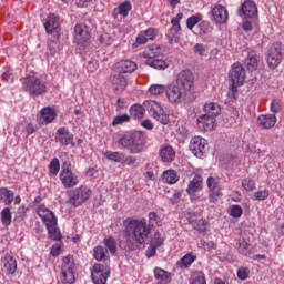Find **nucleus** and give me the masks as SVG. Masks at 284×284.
<instances>
[{"mask_svg":"<svg viewBox=\"0 0 284 284\" xmlns=\"http://www.w3.org/2000/svg\"><path fill=\"white\" fill-rule=\"evenodd\" d=\"M125 241H120L121 250H145V245L151 243L155 247H161L163 239L161 233L155 232L154 236L150 239L152 234V226L148 224V220L132 219L124 222Z\"/></svg>","mask_w":284,"mask_h":284,"instance_id":"nucleus-1","label":"nucleus"},{"mask_svg":"<svg viewBox=\"0 0 284 284\" xmlns=\"http://www.w3.org/2000/svg\"><path fill=\"white\" fill-rule=\"evenodd\" d=\"M148 138L142 131L126 132L116 141L120 150H128L131 154H141L145 150Z\"/></svg>","mask_w":284,"mask_h":284,"instance_id":"nucleus-2","label":"nucleus"},{"mask_svg":"<svg viewBox=\"0 0 284 284\" xmlns=\"http://www.w3.org/2000/svg\"><path fill=\"white\" fill-rule=\"evenodd\" d=\"M162 55L163 49L156 44L146 47L142 53L145 64L154 70H166V68H170V64L165 60L159 58Z\"/></svg>","mask_w":284,"mask_h":284,"instance_id":"nucleus-3","label":"nucleus"},{"mask_svg":"<svg viewBox=\"0 0 284 284\" xmlns=\"http://www.w3.org/2000/svg\"><path fill=\"white\" fill-rule=\"evenodd\" d=\"M37 214L45 224L50 239L53 241H61V232L57 229V215H54V213L43 204L37 207Z\"/></svg>","mask_w":284,"mask_h":284,"instance_id":"nucleus-4","label":"nucleus"},{"mask_svg":"<svg viewBox=\"0 0 284 284\" xmlns=\"http://www.w3.org/2000/svg\"><path fill=\"white\" fill-rule=\"evenodd\" d=\"M22 88L24 92H28L31 97H41L48 92L45 82L36 75H28L22 79Z\"/></svg>","mask_w":284,"mask_h":284,"instance_id":"nucleus-5","label":"nucleus"},{"mask_svg":"<svg viewBox=\"0 0 284 284\" xmlns=\"http://www.w3.org/2000/svg\"><path fill=\"white\" fill-rule=\"evenodd\" d=\"M59 179L65 190H72V187L79 185V175L72 172V163L70 161L63 162Z\"/></svg>","mask_w":284,"mask_h":284,"instance_id":"nucleus-6","label":"nucleus"},{"mask_svg":"<svg viewBox=\"0 0 284 284\" xmlns=\"http://www.w3.org/2000/svg\"><path fill=\"white\" fill-rule=\"evenodd\" d=\"M68 196L70 205H72L73 207H79V205H83V203H85V201H88L90 196H92V190H90V187L88 186L82 185L69 191Z\"/></svg>","mask_w":284,"mask_h":284,"instance_id":"nucleus-7","label":"nucleus"},{"mask_svg":"<svg viewBox=\"0 0 284 284\" xmlns=\"http://www.w3.org/2000/svg\"><path fill=\"white\" fill-rule=\"evenodd\" d=\"M61 282L64 284H72L75 281L74 277V257L72 255L64 256L62 258L61 266Z\"/></svg>","mask_w":284,"mask_h":284,"instance_id":"nucleus-8","label":"nucleus"},{"mask_svg":"<svg viewBox=\"0 0 284 284\" xmlns=\"http://www.w3.org/2000/svg\"><path fill=\"white\" fill-rule=\"evenodd\" d=\"M146 110L155 119V121H159L162 123V125H168L170 123V115L165 114V111H163V106L159 104L156 101H146L144 103Z\"/></svg>","mask_w":284,"mask_h":284,"instance_id":"nucleus-9","label":"nucleus"},{"mask_svg":"<svg viewBox=\"0 0 284 284\" xmlns=\"http://www.w3.org/2000/svg\"><path fill=\"white\" fill-rule=\"evenodd\" d=\"M283 61V44L281 42H275L271 45L268 50L267 63L271 70H276L281 62Z\"/></svg>","mask_w":284,"mask_h":284,"instance_id":"nucleus-10","label":"nucleus"},{"mask_svg":"<svg viewBox=\"0 0 284 284\" xmlns=\"http://www.w3.org/2000/svg\"><path fill=\"white\" fill-rule=\"evenodd\" d=\"M175 83L179 88L190 94L194 88V73L190 70L180 71L176 75Z\"/></svg>","mask_w":284,"mask_h":284,"instance_id":"nucleus-11","label":"nucleus"},{"mask_svg":"<svg viewBox=\"0 0 284 284\" xmlns=\"http://www.w3.org/2000/svg\"><path fill=\"white\" fill-rule=\"evenodd\" d=\"M110 277V267L103 264H94L91 270V278L94 284H105Z\"/></svg>","mask_w":284,"mask_h":284,"instance_id":"nucleus-12","label":"nucleus"},{"mask_svg":"<svg viewBox=\"0 0 284 284\" xmlns=\"http://www.w3.org/2000/svg\"><path fill=\"white\" fill-rule=\"evenodd\" d=\"M181 19H183V13H178L176 17L171 20L172 27L166 33V38L171 44L179 43V39H181Z\"/></svg>","mask_w":284,"mask_h":284,"instance_id":"nucleus-13","label":"nucleus"},{"mask_svg":"<svg viewBox=\"0 0 284 284\" xmlns=\"http://www.w3.org/2000/svg\"><path fill=\"white\" fill-rule=\"evenodd\" d=\"M187 92L184 89H181L178 84L170 85L166 89V99L171 103H183L187 99Z\"/></svg>","mask_w":284,"mask_h":284,"instance_id":"nucleus-14","label":"nucleus"},{"mask_svg":"<svg viewBox=\"0 0 284 284\" xmlns=\"http://www.w3.org/2000/svg\"><path fill=\"white\" fill-rule=\"evenodd\" d=\"M74 41L78 45H88V41H90V29L85 23L75 24Z\"/></svg>","mask_w":284,"mask_h":284,"instance_id":"nucleus-15","label":"nucleus"},{"mask_svg":"<svg viewBox=\"0 0 284 284\" xmlns=\"http://www.w3.org/2000/svg\"><path fill=\"white\" fill-rule=\"evenodd\" d=\"M229 79L233 85H243L245 83V69L241 63L236 62L229 72Z\"/></svg>","mask_w":284,"mask_h":284,"instance_id":"nucleus-16","label":"nucleus"},{"mask_svg":"<svg viewBox=\"0 0 284 284\" xmlns=\"http://www.w3.org/2000/svg\"><path fill=\"white\" fill-rule=\"evenodd\" d=\"M55 143H60V145H71V148H75L77 145V143H74V135L70 133V130L65 126L57 130Z\"/></svg>","mask_w":284,"mask_h":284,"instance_id":"nucleus-17","label":"nucleus"},{"mask_svg":"<svg viewBox=\"0 0 284 284\" xmlns=\"http://www.w3.org/2000/svg\"><path fill=\"white\" fill-rule=\"evenodd\" d=\"M239 16L256 19V17H258V7H256V3L252 0H245L239 9Z\"/></svg>","mask_w":284,"mask_h":284,"instance_id":"nucleus-18","label":"nucleus"},{"mask_svg":"<svg viewBox=\"0 0 284 284\" xmlns=\"http://www.w3.org/2000/svg\"><path fill=\"white\" fill-rule=\"evenodd\" d=\"M207 148V141L201 136H194L190 142V150L193 152L194 156L201 159L205 154V149Z\"/></svg>","mask_w":284,"mask_h":284,"instance_id":"nucleus-19","label":"nucleus"},{"mask_svg":"<svg viewBox=\"0 0 284 284\" xmlns=\"http://www.w3.org/2000/svg\"><path fill=\"white\" fill-rule=\"evenodd\" d=\"M44 30L47 34H59L61 24L59 22V16L50 13L43 21Z\"/></svg>","mask_w":284,"mask_h":284,"instance_id":"nucleus-20","label":"nucleus"},{"mask_svg":"<svg viewBox=\"0 0 284 284\" xmlns=\"http://www.w3.org/2000/svg\"><path fill=\"white\" fill-rule=\"evenodd\" d=\"M207 187L210 190L209 201L210 203H216L221 196H223V193L221 192V184L216 179L209 178L207 179Z\"/></svg>","mask_w":284,"mask_h":284,"instance_id":"nucleus-21","label":"nucleus"},{"mask_svg":"<svg viewBox=\"0 0 284 284\" xmlns=\"http://www.w3.org/2000/svg\"><path fill=\"white\" fill-rule=\"evenodd\" d=\"M136 62L132 60H121L114 65V70L119 74H132V72H136Z\"/></svg>","mask_w":284,"mask_h":284,"instance_id":"nucleus-22","label":"nucleus"},{"mask_svg":"<svg viewBox=\"0 0 284 284\" xmlns=\"http://www.w3.org/2000/svg\"><path fill=\"white\" fill-rule=\"evenodd\" d=\"M54 119H57V111L50 106H45L40 111V114L38 115V123H40V125H48L52 123Z\"/></svg>","mask_w":284,"mask_h":284,"instance_id":"nucleus-23","label":"nucleus"},{"mask_svg":"<svg viewBox=\"0 0 284 284\" xmlns=\"http://www.w3.org/2000/svg\"><path fill=\"white\" fill-rule=\"evenodd\" d=\"M130 12H132V2L125 0L124 2H121L118 8L113 9L112 17L113 19H119V17L128 19V14H130Z\"/></svg>","mask_w":284,"mask_h":284,"instance_id":"nucleus-24","label":"nucleus"},{"mask_svg":"<svg viewBox=\"0 0 284 284\" xmlns=\"http://www.w3.org/2000/svg\"><path fill=\"white\" fill-rule=\"evenodd\" d=\"M196 123L200 130H203L204 132H211V130H214L216 118L202 114L196 119Z\"/></svg>","mask_w":284,"mask_h":284,"instance_id":"nucleus-25","label":"nucleus"},{"mask_svg":"<svg viewBox=\"0 0 284 284\" xmlns=\"http://www.w3.org/2000/svg\"><path fill=\"white\" fill-rule=\"evenodd\" d=\"M276 125V115L275 114H261L257 118V126L261 130H272Z\"/></svg>","mask_w":284,"mask_h":284,"instance_id":"nucleus-26","label":"nucleus"},{"mask_svg":"<svg viewBox=\"0 0 284 284\" xmlns=\"http://www.w3.org/2000/svg\"><path fill=\"white\" fill-rule=\"evenodd\" d=\"M212 17L216 23H227L229 14L227 9L222 4H216L212 9Z\"/></svg>","mask_w":284,"mask_h":284,"instance_id":"nucleus-27","label":"nucleus"},{"mask_svg":"<svg viewBox=\"0 0 284 284\" xmlns=\"http://www.w3.org/2000/svg\"><path fill=\"white\" fill-rule=\"evenodd\" d=\"M202 190H203V176L196 174L192 179V181L189 182L186 193L189 196H194L196 192H201Z\"/></svg>","mask_w":284,"mask_h":284,"instance_id":"nucleus-28","label":"nucleus"},{"mask_svg":"<svg viewBox=\"0 0 284 284\" xmlns=\"http://www.w3.org/2000/svg\"><path fill=\"white\" fill-rule=\"evenodd\" d=\"M111 84L114 92H123L128 88V79L123 77V73H118L111 77Z\"/></svg>","mask_w":284,"mask_h":284,"instance_id":"nucleus-29","label":"nucleus"},{"mask_svg":"<svg viewBox=\"0 0 284 284\" xmlns=\"http://www.w3.org/2000/svg\"><path fill=\"white\" fill-rule=\"evenodd\" d=\"M159 156L163 163H172L176 159V151L171 145H164L160 149Z\"/></svg>","mask_w":284,"mask_h":284,"instance_id":"nucleus-30","label":"nucleus"},{"mask_svg":"<svg viewBox=\"0 0 284 284\" xmlns=\"http://www.w3.org/2000/svg\"><path fill=\"white\" fill-rule=\"evenodd\" d=\"M2 263L7 274H14L17 272V260L12 255L7 253L2 258Z\"/></svg>","mask_w":284,"mask_h":284,"instance_id":"nucleus-31","label":"nucleus"},{"mask_svg":"<svg viewBox=\"0 0 284 284\" xmlns=\"http://www.w3.org/2000/svg\"><path fill=\"white\" fill-rule=\"evenodd\" d=\"M203 112H204V115L216 119V116L221 114V105L214 102L205 103L203 106Z\"/></svg>","mask_w":284,"mask_h":284,"instance_id":"nucleus-32","label":"nucleus"},{"mask_svg":"<svg viewBox=\"0 0 284 284\" xmlns=\"http://www.w3.org/2000/svg\"><path fill=\"white\" fill-rule=\"evenodd\" d=\"M235 247L242 256H250V254H252V244L247 243L245 240H239Z\"/></svg>","mask_w":284,"mask_h":284,"instance_id":"nucleus-33","label":"nucleus"},{"mask_svg":"<svg viewBox=\"0 0 284 284\" xmlns=\"http://www.w3.org/2000/svg\"><path fill=\"white\" fill-rule=\"evenodd\" d=\"M0 201L4 203V205H12V201H14V192L8 190V187L0 189Z\"/></svg>","mask_w":284,"mask_h":284,"instance_id":"nucleus-34","label":"nucleus"},{"mask_svg":"<svg viewBox=\"0 0 284 284\" xmlns=\"http://www.w3.org/2000/svg\"><path fill=\"white\" fill-rule=\"evenodd\" d=\"M196 261V256L192 253H187L184 255L180 261H178L176 265L180 267V270H187Z\"/></svg>","mask_w":284,"mask_h":284,"instance_id":"nucleus-35","label":"nucleus"},{"mask_svg":"<svg viewBox=\"0 0 284 284\" xmlns=\"http://www.w3.org/2000/svg\"><path fill=\"white\" fill-rule=\"evenodd\" d=\"M162 179L169 185H174V183L179 182V174L174 170H168L163 172Z\"/></svg>","mask_w":284,"mask_h":284,"instance_id":"nucleus-36","label":"nucleus"},{"mask_svg":"<svg viewBox=\"0 0 284 284\" xmlns=\"http://www.w3.org/2000/svg\"><path fill=\"white\" fill-rule=\"evenodd\" d=\"M9 206L4 207L0 213L1 223L4 227L12 225V212Z\"/></svg>","mask_w":284,"mask_h":284,"instance_id":"nucleus-37","label":"nucleus"},{"mask_svg":"<svg viewBox=\"0 0 284 284\" xmlns=\"http://www.w3.org/2000/svg\"><path fill=\"white\" fill-rule=\"evenodd\" d=\"M93 257L95 261H108V250L103 246H95L93 248Z\"/></svg>","mask_w":284,"mask_h":284,"instance_id":"nucleus-38","label":"nucleus"},{"mask_svg":"<svg viewBox=\"0 0 284 284\" xmlns=\"http://www.w3.org/2000/svg\"><path fill=\"white\" fill-rule=\"evenodd\" d=\"M104 156L109 160V161H114V163H123V156L124 154L122 152L119 151H106L104 153Z\"/></svg>","mask_w":284,"mask_h":284,"instance_id":"nucleus-39","label":"nucleus"},{"mask_svg":"<svg viewBox=\"0 0 284 284\" xmlns=\"http://www.w3.org/2000/svg\"><path fill=\"white\" fill-rule=\"evenodd\" d=\"M130 114L135 119H141L145 114V108L141 104H133L130 109Z\"/></svg>","mask_w":284,"mask_h":284,"instance_id":"nucleus-40","label":"nucleus"},{"mask_svg":"<svg viewBox=\"0 0 284 284\" xmlns=\"http://www.w3.org/2000/svg\"><path fill=\"white\" fill-rule=\"evenodd\" d=\"M245 65L250 72H254L258 68V59L254 54H248L247 59L245 60Z\"/></svg>","mask_w":284,"mask_h":284,"instance_id":"nucleus-41","label":"nucleus"},{"mask_svg":"<svg viewBox=\"0 0 284 284\" xmlns=\"http://www.w3.org/2000/svg\"><path fill=\"white\" fill-rule=\"evenodd\" d=\"M190 284H207V281L205 280V273H203V271H196L193 274Z\"/></svg>","mask_w":284,"mask_h":284,"instance_id":"nucleus-42","label":"nucleus"},{"mask_svg":"<svg viewBox=\"0 0 284 284\" xmlns=\"http://www.w3.org/2000/svg\"><path fill=\"white\" fill-rule=\"evenodd\" d=\"M59 170H61V163L59 162V159L53 158L49 164L50 174L57 176V174H59Z\"/></svg>","mask_w":284,"mask_h":284,"instance_id":"nucleus-43","label":"nucleus"},{"mask_svg":"<svg viewBox=\"0 0 284 284\" xmlns=\"http://www.w3.org/2000/svg\"><path fill=\"white\" fill-rule=\"evenodd\" d=\"M194 230H196L200 234H203L204 232H207V221L201 219L196 220L194 224L192 225Z\"/></svg>","mask_w":284,"mask_h":284,"instance_id":"nucleus-44","label":"nucleus"},{"mask_svg":"<svg viewBox=\"0 0 284 284\" xmlns=\"http://www.w3.org/2000/svg\"><path fill=\"white\" fill-rule=\"evenodd\" d=\"M104 245L111 254H116V240L112 236L104 239Z\"/></svg>","mask_w":284,"mask_h":284,"instance_id":"nucleus-45","label":"nucleus"},{"mask_svg":"<svg viewBox=\"0 0 284 284\" xmlns=\"http://www.w3.org/2000/svg\"><path fill=\"white\" fill-rule=\"evenodd\" d=\"M168 89H165V85L163 84H152L150 88H149V92L150 94H153V95H158V94H163V92H166Z\"/></svg>","mask_w":284,"mask_h":284,"instance_id":"nucleus-46","label":"nucleus"},{"mask_svg":"<svg viewBox=\"0 0 284 284\" xmlns=\"http://www.w3.org/2000/svg\"><path fill=\"white\" fill-rule=\"evenodd\" d=\"M242 187H244V190H246V192H252L256 189V182H254V180L246 178L244 180H242Z\"/></svg>","mask_w":284,"mask_h":284,"instance_id":"nucleus-47","label":"nucleus"},{"mask_svg":"<svg viewBox=\"0 0 284 284\" xmlns=\"http://www.w3.org/2000/svg\"><path fill=\"white\" fill-rule=\"evenodd\" d=\"M128 122H130V115L128 114L116 115L112 121V125L116 128V125H123V123H128Z\"/></svg>","mask_w":284,"mask_h":284,"instance_id":"nucleus-48","label":"nucleus"},{"mask_svg":"<svg viewBox=\"0 0 284 284\" xmlns=\"http://www.w3.org/2000/svg\"><path fill=\"white\" fill-rule=\"evenodd\" d=\"M199 30H200V36L203 37L205 34H210V32H212V26H210V22H207V21H202L199 24Z\"/></svg>","mask_w":284,"mask_h":284,"instance_id":"nucleus-49","label":"nucleus"},{"mask_svg":"<svg viewBox=\"0 0 284 284\" xmlns=\"http://www.w3.org/2000/svg\"><path fill=\"white\" fill-rule=\"evenodd\" d=\"M142 33H144L146 41H154V39H156V37L159 34V31L154 28H149V29L142 31Z\"/></svg>","mask_w":284,"mask_h":284,"instance_id":"nucleus-50","label":"nucleus"},{"mask_svg":"<svg viewBox=\"0 0 284 284\" xmlns=\"http://www.w3.org/2000/svg\"><path fill=\"white\" fill-rule=\"evenodd\" d=\"M237 278H240V281H247V278H250V268L241 266L237 270Z\"/></svg>","mask_w":284,"mask_h":284,"instance_id":"nucleus-51","label":"nucleus"},{"mask_svg":"<svg viewBox=\"0 0 284 284\" xmlns=\"http://www.w3.org/2000/svg\"><path fill=\"white\" fill-rule=\"evenodd\" d=\"M230 214L233 219H241V216H243V207L236 204L232 205Z\"/></svg>","mask_w":284,"mask_h":284,"instance_id":"nucleus-52","label":"nucleus"},{"mask_svg":"<svg viewBox=\"0 0 284 284\" xmlns=\"http://www.w3.org/2000/svg\"><path fill=\"white\" fill-rule=\"evenodd\" d=\"M270 196V190L257 191L253 194L254 201H265Z\"/></svg>","mask_w":284,"mask_h":284,"instance_id":"nucleus-53","label":"nucleus"},{"mask_svg":"<svg viewBox=\"0 0 284 284\" xmlns=\"http://www.w3.org/2000/svg\"><path fill=\"white\" fill-rule=\"evenodd\" d=\"M282 109L283 102H281V100L278 99H274L271 103V112H273L274 114H278V112H281Z\"/></svg>","mask_w":284,"mask_h":284,"instance_id":"nucleus-54","label":"nucleus"},{"mask_svg":"<svg viewBox=\"0 0 284 284\" xmlns=\"http://www.w3.org/2000/svg\"><path fill=\"white\" fill-rule=\"evenodd\" d=\"M100 43H102V45H112V43H114V37L110 36V33H103L100 37Z\"/></svg>","mask_w":284,"mask_h":284,"instance_id":"nucleus-55","label":"nucleus"},{"mask_svg":"<svg viewBox=\"0 0 284 284\" xmlns=\"http://www.w3.org/2000/svg\"><path fill=\"white\" fill-rule=\"evenodd\" d=\"M200 21H201V18L199 16H192L187 18L186 27L189 28V30H193L194 26H196V23H199Z\"/></svg>","mask_w":284,"mask_h":284,"instance_id":"nucleus-56","label":"nucleus"},{"mask_svg":"<svg viewBox=\"0 0 284 284\" xmlns=\"http://www.w3.org/2000/svg\"><path fill=\"white\" fill-rule=\"evenodd\" d=\"M241 84H234L232 83L230 89H229V99H236V95L239 94V88Z\"/></svg>","mask_w":284,"mask_h":284,"instance_id":"nucleus-57","label":"nucleus"},{"mask_svg":"<svg viewBox=\"0 0 284 284\" xmlns=\"http://www.w3.org/2000/svg\"><path fill=\"white\" fill-rule=\"evenodd\" d=\"M195 54H199L200 57H205V52H207V48L203 43H197L194 47Z\"/></svg>","mask_w":284,"mask_h":284,"instance_id":"nucleus-58","label":"nucleus"},{"mask_svg":"<svg viewBox=\"0 0 284 284\" xmlns=\"http://www.w3.org/2000/svg\"><path fill=\"white\" fill-rule=\"evenodd\" d=\"M135 43L138 45H145V43H148V38H145L143 31H141L138 37H136V40H135Z\"/></svg>","mask_w":284,"mask_h":284,"instance_id":"nucleus-59","label":"nucleus"},{"mask_svg":"<svg viewBox=\"0 0 284 284\" xmlns=\"http://www.w3.org/2000/svg\"><path fill=\"white\" fill-rule=\"evenodd\" d=\"M2 79H3V81H6L7 83H12V81H14V77L12 75V72H10V71H6V72L2 74Z\"/></svg>","mask_w":284,"mask_h":284,"instance_id":"nucleus-60","label":"nucleus"},{"mask_svg":"<svg viewBox=\"0 0 284 284\" xmlns=\"http://www.w3.org/2000/svg\"><path fill=\"white\" fill-rule=\"evenodd\" d=\"M123 163H125L126 165H134V163H136V158L132 155L125 158V155H123Z\"/></svg>","mask_w":284,"mask_h":284,"instance_id":"nucleus-61","label":"nucleus"},{"mask_svg":"<svg viewBox=\"0 0 284 284\" xmlns=\"http://www.w3.org/2000/svg\"><path fill=\"white\" fill-rule=\"evenodd\" d=\"M186 219H187L190 225H193L194 222L196 221V213H194V212H189V213L186 214Z\"/></svg>","mask_w":284,"mask_h":284,"instance_id":"nucleus-62","label":"nucleus"},{"mask_svg":"<svg viewBox=\"0 0 284 284\" xmlns=\"http://www.w3.org/2000/svg\"><path fill=\"white\" fill-rule=\"evenodd\" d=\"M156 247L154 245H151V247L146 251L148 258L156 255Z\"/></svg>","mask_w":284,"mask_h":284,"instance_id":"nucleus-63","label":"nucleus"},{"mask_svg":"<svg viewBox=\"0 0 284 284\" xmlns=\"http://www.w3.org/2000/svg\"><path fill=\"white\" fill-rule=\"evenodd\" d=\"M142 125L146 129V130H154V123H152L151 120H144L142 122Z\"/></svg>","mask_w":284,"mask_h":284,"instance_id":"nucleus-64","label":"nucleus"}]
</instances>
